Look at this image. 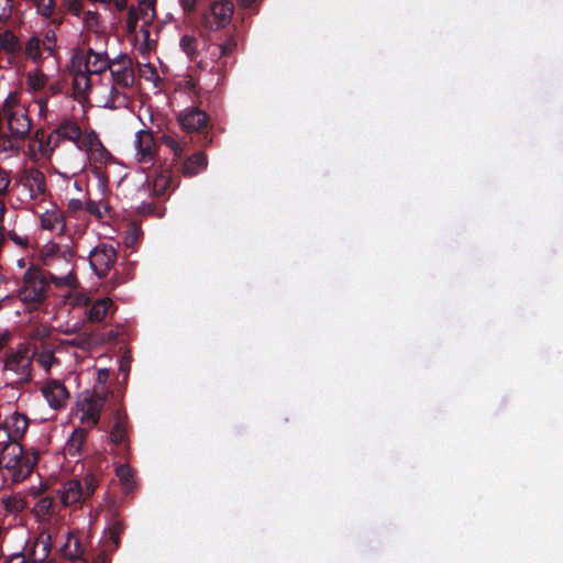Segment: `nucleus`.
I'll list each match as a JSON object with an SVG mask.
<instances>
[{"instance_id":"obj_1","label":"nucleus","mask_w":563,"mask_h":563,"mask_svg":"<svg viewBox=\"0 0 563 563\" xmlns=\"http://www.w3.org/2000/svg\"><path fill=\"white\" fill-rule=\"evenodd\" d=\"M52 284L57 288L76 289L79 286L74 269L65 276H56L42 267L31 264L16 279V289L13 297L18 299L25 311L33 313L46 309L48 299L53 291Z\"/></svg>"},{"instance_id":"obj_27","label":"nucleus","mask_w":563,"mask_h":563,"mask_svg":"<svg viewBox=\"0 0 563 563\" xmlns=\"http://www.w3.org/2000/svg\"><path fill=\"white\" fill-rule=\"evenodd\" d=\"M62 552L64 558L67 560H75L79 558H84L85 548L77 538L69 537L67 542L62 548Z\"/></svg>"},{"instance_id":"obj_53","label":"nucleus","mask_w":563,"mask_h":563,"mask_svg":"<svg viewBox=\"0 0 563 563\" xmlns=\"http://www.w3.org/2000/svg\"><path fill=\"white\" fill-rule=\"evenodd\" d=\"M92 563H111L109 554L102 550L93 556Z\"/></svg>"},{"instance_id":"obj_12","label":"nucleus","mask_w":563,"mask_h":563,"mask_svg":"<svg viewBox=\"0 0 563 563\" xmlns=\"http://www.w3.org/2000/svg\"><path fill=\"white\" fill-rule=\"evenodd\" d=\"M25 551L31 563H44L52 551L51 531L43 529L32 542H27Z\"/></svg>"},{"instance_id":"obj_45","label":"nucleus","mask_w":563,"mask_h":563,"mask_svg":"<svg viewBox=\"0 0 563 563\" xmlns=\"http://www.w3.org/2000/svg\"><path fill=\"white\" fill-rule=\"evenodd\" d=\"M11 443H18L16 441H13V438L11 437L10 432L5 430V427L3 423L0 424V448L4 445H9Z\"/></svg>"},{"instance_id":"obj_2","label":"nucleus","mask_w":563,"mask_h":563,"mask_svg":"<svg viewBox=\"0 0 563 563\" xmlns=\"http://www.w3.org/2000/svg\"><path fill=\"white\" fill-rule=\"evenodd\" d=\"M180 129L188 134L183 140H177L172 134H163L161 140L169 147L175 158H181L186 153L189 143L196 144L199 148L212 143V126L209 114L198 107L190 106L176 114Z\"/></svg>"},{"instance_id":"obj_24","label":"nucleus","mask_w":563,"mask_h":563,"mask_svg":"<svg viewBox=\"0 0 563 563\" xmlns=\"http://www.w3.org/2000/svg\"><path fill=\"white\" fill-rule=\"evenodd\" d=\"M199 40L191 34H184L180 37L179 46L190 62H196L199 56Z\"/></svg>"},{"instance_id":"obj_46","label":"nucleus","mask_w":563,"mask_h":563,"mask_svg":"<svg viewBox=\"0 0 563 563\" xmlns=\"http://www.w3.org/2000/svg\"><path fill=\"white\" fill-rule=\"evenodd\" d=\"M12 0H0V21L10 16Z\"/></svg>"},{"instance_id":"obj_63","label":"nucleus","mask_w":563,"mask_h":563,"mask_svg":"<svg viewBox=\"0 0 563 563\" xmlns=\"http://www.w3.org/2000/svg\"><path fill=\"white\" fill-rule=\"evenodd\" d=\"M70 563H89V561L85 558H79V559L70 560Z\"/></svg>"},{"instance_id":"obj_38","label":"nucleus","mask_w":563,"mask_h":563,"mask_svg":"<svg viewBox=\"0 0 563 563\" xmlns=\"http://www.w3.org/2000/svg\"><path fill=\"white\" fill-rule=\"evenodd\" d=\"M82 484V493L85 499L89 498L96 490L98 486V481L92 474H87L82 481H80Z\"/></svg>"},{"instance_id":"obj_52","label":"nucleus","mask_w":563,"mask_h":563,"mask_svg":"<svg viewBox=\"0 0 563 563\" xmlns=\"http://www.w3.org/2000/svg\"><path fill=\"white\" fill-rule=\"evenodd\" d=\"M60 91H62L60 84L58 81H56V82H52L51 85H48L44 95H48V98H49L52 96H56V95L60 93Z\"/></svg>"},{"instance_id":"obj_40","label":"nucleus","mask_w":563,"mask_h":563,"mask_svg":"<svg viewBox=\"0 0 563 563\" xmlns=\"http://www.w3.org/2000/svg\"><path fill=\"white\" fill-rule=\"evenodd\" d=\"M67 303L71 307H86L90 305V298L84 294L69 295L66 299Z\"/></svg>"},{"instance_id":"obj_28","label":"nucleus","mask_w":563,"mask_h":563,"mask_svg":"<svg viewBox=\"0 0 563 563\" xmlns=\"http://www.w3.org/2000/svg\"><path fill=\"white\" fill-rule=\"evenodd\" d=\"M89 73L87 70L79 69L74 75L73 80V89L74 95L77 97H82L87 93V91L90 89V77Z\"/></svg>"},{"instance_id":"obj_19","label":"nucleus","mask_w":563,"mask_h":563,"mask_svg":"<svg viewBox=\"0 0 563 563\" xmlns=\"http://www.w3.org/2000/svg\"><path fill=\"white\" fill-rule=\"evenodd\" d=\"M2 423L5 427V430L10 432L13 441L19 443L27 430L29 419L23 413L14 412L7 417Z\"/></svg>"},{"instance_id":"obj_10","label":"nucleus","mask_w":563,"mask_h":563,"mask_svg":"<svg viewBox=\"0 0 563 563\" xmlns=\"http://www.w3.org/2000/svg\"><path fill=\"white\" fill-rule=\"evenodd\" d=\"M234 5L230 0H219L210 4L207 12L202 16L203 25L212 31H217L227 26L233 15Z\"/></svg>"},{"instance_id":"obj_42","label":"nucleus","mask_w":563,"mask_h":563,"mask_svg":"<svg viewBox=\"0 0 563 563\" xmlns=\"http://www.w3.org/2000/svg\"><path fill=\"white\" fill-rule=\"evenodd\" d=\"M91 173L92 175L98 178L99 183H100V186L102 187V189L107 188L108 186V183H109V176L108 174L106 173V170L101 167V166H93L91 168Z\"/></svg>"},{"instance_id":"obj_62","label":"nucleus","mask_w":563,"mask_h":563,"mask_svg":"<svg viewBox=\"0 0 563 563\" xmlns=\"http://www.w3.org/2000/svg\"><path fill=\"white\" fill-rule=\"evenodd\" d=\"M11 239H12L16 244H20V245L25 244V243L23 242V240H22L21 238H19L18 235H15V234H14V235H12V236H11Z\"/></svg>"},{"instance_id":"obj_26","label":"nucleus","mask_w":563,"mask_h":563,"mask_svg":"<svg viewBox=\"0 0 563 563\" xmlns=\"http://www.w3.org/2000/svg\"><path fill=\"white\" fill-rule=\"evenodd\" d=\"M117 476L119 477L123 492L129 494L135 488L134 473L129 464H121L115 470Z\"/></svg>"},{"instance_id":"obj_21","label":"nucleus","mask_w":563,"mask_h":563,"mask_svg":"<svg viewBox=\"0 0 563 563\" xmlns=\"http://www.w3.org/2000/svg\"><path fill=\"white\" fill-rule=\"evenodd\" d=\"M173 172L169 168H161L153 180V192L156 197H165L168 192L175 190Z\"/></svg>"},{"instance_id":"obj_56","label":"nucleus","mask_w":563,"mask_h":563,"mask_svg":"<svg viewBox=\"0 0 563 563\" xmlns=\"http://www.w3.org/2000/svg\"><path fill=\"white\" fill-rule=\"evenodd\" d=\"M109 378V371L107 368L98 369L97 380L99 384L104 385Z\"/></svg>"},{"instance_id":"obj_44","label":"nucleus","mask_w":563,"mask_h":563,"mask_svg":"<svg viewBox=\"0 0 563 563\" xmlns=\"http://www.w3.org/2000/svg\"><path fill=\"white\" fill-rule=\"evenodd\" d=\"M48 95H43L36 99V104L38 106V114L42 118H46L47 115V104H48Z\"/></svg>"},{"instance_id":"obj_57","label":"nucleus","mask_w":563,"mask_h":563,"mask_svg":"<svg viewBox=\"0 0 563 563\" xmlns=\"http://www.w3.org/2000/svg\"><path fill=\"white\" fill-rule=\"evenodd\" d=\"M33 139L35 142H37L40 144V148H42V146L45 142V139H46L44 130L43 129L36 130Z\"/></svg>"},{"instance_id":"obj_39","label":"nucleus","mask_w":563,"mask_h":563,"mask_svg":"<svg viewBox=\"0 0 563 563\" xmlns=\"http://www.w3.org/2000/svg\"><path fill=\"white\" fill-rule=\"evenodd\" d=\"M124 530V525L121 520H115L109 528L110 540L112 541L114 549L120 545V536Z\"/></svg>"},{"instance_id":"obj_13","label":"nucleus","mask_w":563,"mask_h":563,"mask_svg":"<svg viewBox=\"0 0 563 563\" xmlns=\"http://www.w3.org/2000/svg\"><path fill=\"white\" fill-rule=\"evenodd\" d=\"M136 159L139 163H153L157 153L154 136L148 130H141L135 134Z\"/></svg>"},{"instance_id":"obj_55","label":"nucleus","mask_w":563,"mask_h":563,"mask_svg":"<svg viewBox=\"0 0 563 563\" xmlns=\"http://www.w3.org/2000/svg\"><path fill=\"white\" fill-rule=\"evenodd\" d=\"M197 0H180V5L185 12L189 13L195 11Z\"/></svg>"},{"instance_id":"obj_33","label":"nucleus","mask_w":563,"mask_h":563,"mask_svg":"<svg viewBox=\"0 0 563 563\" xmlns=\"http://www.w3.org/2000/svg\"><path fill=\"white\" fill-rule=\"evenodd\" d=\"M60 344L64 346H67V347L73 346V347H78L82 351H88L91 347L92 340H91V336L88 334H80L70 340H64V341H62Z\"/></svg>"},{"instance_id":"obj_48","label":"nucleus","mask_w":563,"mask_h":563,"mask_svg":"<svg viewBox=\"0 0 563 563\" xmlns=\"http://www.w3.org/2000/svg\"><path fill=\"white\" fill-rule=\"evenodd\" d=\"M99 148L93 153V159L106 162L110 157V153L103 147V145L98 142Z\"/></svg>"},{"instance_id":"obj_43","label":"nucleus","mask_w":563,"mask_h":563,"mask_svg":"<svg viewBox=\"0 0 563 563\" xmlns=\"http://www.w3.org/2000/svg\"><path fill=\"white\" fill-rule=\"evenodd\" d=\"M137 22H139V14L136 13V11L133 8H131L128 12V18H126V30L129 33L135 32Z\"/></svg>"},{"instance_id":"obj_41","label":"nucleus","mask_w":563,"mask_h":563,"mask_svg":"<svg viewBox=\"0 0 563 563\" xmlns=\"http://www.w3.org/2000/svg\"><path fill=\"white\" fill-rule=\"evenodd\" d=\"M4 506L10 512H20L25 508L26 503L20 497H10L4 501Z\"/></svg>"},{"instance_id":"obj_50","label":"nucleus","mask_w":563,"mask_h":563,"mask_svg":"<svg viewBox=\"0 0 563 563\" xmlns=\"http://www.w3.org/2000/svg\"><path fill=\"white\" fill-rule=\"evenodd\" d=\"M4 563H31L25 553H15L9 556Z\"/></svg>"},{"instance_id":"obj_3","label":"nucleus","mask_w":563,"mask_h":563,"mask_svg":"<svg viewBox=\"0 0 563 563\" xmlns=\"http://www.w3.org/2000/svg\"><path fill=\"white\" fill-rule=\"evenodd\" d=\"M11 192L14 208L30 210L34 201H44L49 195L45 174L34 166L20 169L14 177Z\"/></svg>"},{"instance_id":"obj_8","label":"nucleus","mask_w":563,"mask_h":563,"mask_svg":"<svg viewBox=\"0 0 563 563\" xmlns=\"http://www.w3.org/2000/svg\"><path fill=\"white\" fill-rule=\"evenodd\" d=\"M4 115L11 136L16 141L26 139L31 132L32 121L25 109L14 107L7 101Z\"/></svg>"},{"instance_id":"obj_60","label":"nucleus","mask_w":563,"mask_h":563,"mask_svg":"<svg viewBox=\"0 0 563 563\" xmlns=\"http://www.w3.org/2000/svg\"><path fill=\"white\" fill-rule=\"evenodd\" d=\"M7 208L4 205L3 199L0 198V223H2L4 214H5Z\"/></svg>"},{"instance_id":"obj_5","label":"nucleus","mask_w":563,"mask_h":563,"mask_svg":"<svg viewBox=\"0 0 563 563\" xmlns=\"http://www.w3.org/2000/svg\"><path fill=\"white\" fill-rule=\"evenodd\" d=\"M33 355L25 345H20L16 351L7 353L4 369L16 375V378L9 383L13 388H20L32 380Z\"/></svg>"},{"instance_id":"obj_9","label":"nucleus","mask_w":563,"mask_h":563,"mask_svg":"<svg viewBox=\"0 0 563 563\" xmlns=\"http://www.w3.org/2000/svg\"><path fill=\"white\" fill-rule=\"evenodd\" d=\"M109 70L113 79V87L111 89L112 96L119 95V88L126 89L133 86V63L128 55L123 54L112 59Z\"/></svg>"},{"instance_id":"obj_11","label":"nucleus","mask_w":563,"mask_h":563,"mask_svg":"<svg viewBox=\"0 0 563 563\" xmlns=\"http://www.w3.org/2000/svg\"><path fill=\"white\" fill-rule=\"evenodd\" d=\"M117 258V250L106 242L95 246L89 255L90 266L98 277H104L115 264Z\"/></svg>"},{"instance_id":"obj_29","label":"nucleus","mask_w":563,"mask_h":563,"mask_svg":"<svg viewBox=\"0 0 563 563\" xmlns=\"http://www.w3.org/2000/svg\"><path fill=\"white\" fill-rule=\"evenodd\" d=\"M54 511V499L49 496H44L38 499L34 507V512L42 521L48 520Z\"/></svg>"},{"instance_id":"obj_14","label":"nucleus","mask_w":563,"mask_h":563,"mask_svg":"<svg viewBox=\"0 0 563 563\" xmlns=\"http://www.w3.org/2000/svg\"><path fill=\"white\" fill-rule=\"evenodd\" d=\"M42 394L48 402L49 407L53 409L63 408L69 398V393L66 386L63 383L54 379L48 380L42 387Z\"/></svg>"},{"instance_id":"obj_6","label":"nucleus","mask_w":563,"mask_h":563,"mask_svg":"<svg viewBox=\"0 0 563 563\" xmlns=\"http://www.w3.org/2000/svg\"><path fill=\"white\" fill-rule=\"evenodd\" d=\"M109 394L111 393L108 390L81 393L76 402V417L79 421L89 428L95 427L100 420V412Z\"/></svg>"},{"instance_id":"obj_32","label":"nucleus","mask_w":563,"mask_h":563,"mask_svg":"<svg viewBox=\"0 0 563 563\" xmlns=\"http://www.w3.org/2000/svg\"><path fill=\"white\" fill-rule=\"evenodd\" d=\"M24 54L27 58L34 63H38L42 59L41 41L37 36L29 38L25 45Z\"/></svg>"},{"instance_id":"obj_47","label":"nucleus","mask_w":563,"mask_h":563,"mask_svg":"<svg viewBox=\"0 0 563 563\" xmlns=\"http://www.w3.org/2000/svg\"><path fill=\"white\" fill-rule=\"evenodd\" d=\"M65 5L71 13L76 15H78L82 10L81 0H65Z\"/></svg>"},{"instance_id":"obj_61","label":"nucleus","mask_w":563,"mask_h":563,"mask_svg":"<svg viewBox=\"0 0 563 563\" xmlns=\"http://www.w3.org/2000/svg\"><path fill=\"white\" fill-rule=\"evenodd\" d=\"M13 298H14L13 294L10 295V296H5V297L1 298L0 299V309H2L7 305V302L10 301Z\"/></svg>"},{"instance_id":"obj_4","label":"nucleus","mask_w":563,"mask_h":563,"mask_svg":"<svg viewBox=\"0 0 563 563\" xmlns=\"http://www.w3.org/2000/svg\"><path fill=\"white\" fill-rule=\"evenodd\" d=\"M38 460V451H24L20 443H11L0 450V471L4 481L21 483L32 474Z\"/></svg>"},{"instance_id":"obj_17","label":"nucleus","mask_w":563,"mask_h":563,"mask_svg":"<svg viewBox=\"0 0 563 563\" xmlns=\"http://www.w3.org/2000/svg\"><path fill=\"white\" fill-rule=\"evenodd\" d=\"M115 310L117 307L113 301L110 298L104 297L95 300L90 307L88 306L86 316L90 322H101L109 314H113Z\"/></svg>"},{"instance_id":"obj_18","label":"nucleus","mask_w":563,"mask_h":563,"mask_svg":"<svg viewBox=\"0 0 563 563\" xmlns=\"http://www.w3.org/2000/svg\"><path fill=\"white\" fill-rule=\"evenodd\" d=\"M57 494L65 507L86 500L82 493V484L78 479H71L65 483L62 489L57 490Z\"/></svg>"},{"instance_id":"obj_7","label":"nucleus","mask_w":563,"mask_h":563,"mask_svg":"<svg viewBox=\"0 0 563 563\" xmlns=\"http://www.w3.org/2000/svg\"><path fill=\"white\" fill-rule=\"evenodd\" d=\"M129 432L128 415L125 410L118 408L113 416V426L109 432V440L117 446L118 455L125 460H128L130 452Z\"/></svg>"},{"instance_id":"obj_64","label":"nucleus","mask_w":563,"mask_h":563,"mask_svg":"<svg viewBox=\"0 0 563 563\" xmlns=\"http://www.w3.org/2000/svg\"><path fill=\"white\" fill-rule=\"evenodd\" d=\"M19 266H21V267L24 266V260L23 258L19 261Z\"/></svg>"},{"instance_id":"obj_37","label":"nucleus","mask_w":563,"mask_h":563,"mask_svg":"<svg viewBox=\"0 0 563 563\" xmlns=\"http://www.w3.org/2000/svg\"><path fill=\"white\" fill-rule=\"evenodd\" d=\"M11 172L0 166V198L3 199L9 192H11Z\"/></svg>"},{"instance_id":"obj_16","label":"nucleus","mask_w":563,"mask_h":563,"mask_svg":"<svg viewBox=\"0 0 563 563\" xmlns=\"http://www.w3.org/2000/svg\"><path fill=\"white\" fill-rule=\"evenodd\" d=\"M208 166L206 154L199 150L180 162L178 169L186 177H192L203 172Z\"/></svg>"},{"instance_id":"obj_23","label":"nucleus","mask_w":563,"mask_h":563,"mask_svg":"<svg viewBox=\"0 0 563 563\" xmlns=\"http://www.w3.org/2000/svg\"><path fill=\"white\" fill-rule=\"evenodd\" d=\"M88 431L86 429H75L65 445V454L77 456L80 454L85 444Z\"/></svg>"},{"instance_id":"obj_30","label":"nucleus","mask_w":563,"mask_h":563,"mask_svg":"<svg viewBox=\"0 0 563 563\" xmlns=\"http://www.w3.org/2000/svg\"><path fill=\"white\" fill-rule=\"evenodd\" d=\"M195 63H197V68L200 71L209 70L210 73H214L218 75L216 86L220 85L224 80L227 66L225 60H217L210 68H208L209 65L205 60H196Z\"/></svg>"},{"instance_id":"obj_34","label":"nucleus","mask_w":563,"mask_h":563,"mask_svg":"<svg viewBox=\"0 0 563 563\" xmlns=\"http://www.w3.org/2000/svg\"><path fill=\"white\" fill-rule=\"evenodd\" d=\"M26 81L30 89L40 91L46 86V76L41 70H36L27 74Z\"/></svg>"},{"instance_id":"obj_51","label":"nucleus","mask_w":563,"mask_h":563,"mask_svg":"<svg viewBox=\"0 0 563 563\" xmlns=\"http://www.w3.org/2000/svg\"><path fill=\"white\" fill-rule=\"evenodd\" d=\"M54 360H55V357H54V353L52 351H46V352L42 353L40 356L41 364L46 368H48L51 366V364Z\"/></svg>"},{"instance_id":"obj_54","label":"nucleus","mask_w":563,"mask_h":563,"mask_svg":"<svg viewBox=\"0 0 563 563\" xmlns=\"http://www.w3.org/2000/svg\"><path fill=\"white\" fill-rule=\"evenodd\" d=\"M85 208L84 202L80 199H70L68 201V209L71 212L80 211Z\"/></svg>"},{"instance_id":"obj_31","label":"nucleus","mask_w":563,"mask_h":563,"mask_svg":"<svg viewBox=\"0 0 563 563\" xmlns=\"http://www.w3.org/2000/svg\"><path fill=\"white\" fill-rule=\"evenodd\" d=\"M236 45V40L233 36H231L225 42L216 45L210 54L214 57H218L219 59H223L234 52Z\"/></svg>"},{"instance_id":"obj_22","label":"nucleus","mask_w":563,"mask_h":563,"mask_svg":"<svg viewBox=\"0 0 563 563\" xmlns=\"http://www.w3.org/2000/svg\"><path fill=\"white\" fill-rule=\"evenodd\" d=\"M55 129L63 141L73 142L79 147L82 131L76 120L64 118Z\"/></svg>"},{"instance_id":"obj_59","label":"nucleus","mask_w":563,"mask_h":563,"mask_svg":"<svg viewBox=\"0 0 563 563\" xmlns=\"http://www.w3.org/2000/svg\"><path fill=\"white\" fill-rule=\"evenodd\" d=\"M119 11H122L128 5V0H112Z\"/></svg>"},{"instance_id":"obj_15","label":"nucleus","mask_w":563,"mask_h":563,"mask_svg":"<svg viewBox=\"0 0 563 563\" xmlns=\"http://www.w3.org/2000/svg\"><path fill=\"white\" fill-rule=\"evenodd\" d=\"M112 59H110L106 52H96L93 48H88L85 57L84 69L91 74H101L109 70Z\"/></svg>"},{"instance_id":"obj_20","label":"nucleus","mask_w":563,"mask_h":563,"mask_svg":"<svg viewBox=\"0 0 563 563\" xmlns=\"http://www.w3.org/2000/svg\"><path fill=\"white\" fill-rule=\"evenodd\" d=\"M40 221L43 230L55 231L62 234L66 229L64 212L57 208L43 212Z\"/></svg>"},{"instance_id":"obj_35","label":"nucleus","mask_w":563,"mask_h":563,"mask_svg":"<svg viewBox=\"0 0 563 563\" xmlns=\"http://www.w3.org/2000/svg\"><path fill=\"white\" fill-rule=\"evenodd\" d=\"M85 209L88 213L96 217L97 219H102L104 213L108 211V206L102 201L88 199L85 203Z\"/></svg>"},{"instance_id":"obj_36","label":"nucleus","mask_w":563,"mask_h":563,"mask_svg":"<svg viewBox=\"0 0 563 563\" xmlns=\"http://www.w3.org/2000/svg\"><path fill=\"white\" fill-rule=\"evenodd\" d=\"M62 141L63 140L58 135L56 129H54L52 133L46 136L45 142L41 148V152L46 155L52 154L59 146Z\"/></svg>"},{"instance_id":"obj_49","label":"nucleus","mask_w":563,"mask_h":563,"mask_svg":"<svg viewBox=\"0 0 563 563\" xmlns=\"http://www.w3.org/2000/svg\"><path fill=\"white\" fill-rule=\"evenodd\" d=\"M55 44H56L55 34L53 32H47L45 34V38H44V48L46 51L53 53Z\"/></svg>"},{"instance_id":"obj_25","label":"nucleus","mask_w":563,"mask_h":563,"mask_svg":"<svg viewBox=\"0 0 563 563\" xmlns=\"http://www.w3.org/2000/svg\"><path fill=\"white\" fill-rule=\"evenodd\" d=\"M1 40V51L9 55H16L21 52V44L16 35L10 31L5 30L3 33H0Z\"/></svg>"},{"instance_id":"obj_58","label":"nucleus","mask_w":563,"mask_h":563,"mask_svg":"<svg viewBox=\"0 0 563 563\" xmlns=\"http://www.w3.org/2000/svg\"><path fill=\"white\" fill-rule=\"evenodd\" d=\"M154 7H155V1L154 0H142L140 2V9L141 11H145V10H152L154 11Z\"/></svg>"}]
</instances>
